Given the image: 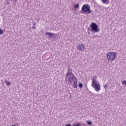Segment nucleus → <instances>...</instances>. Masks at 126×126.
<instances>
[{
	"label": "nucleus",
	"instance_id": "obj_21",
	"mask_svg": "<svg viewBox=\"0 0 126 126\" xmlns=\"http://www.w3.org/2000/svg\"><path fill=\"white\" fill-rule=\"evenodd\" d=\"M36 24H36V23H35L33 24V25H32V26H36Z\"/></svg>",
	"mask_w": 126,
	"mask_h": 126
},
{
	"label": "nucleus",
	"instance_id": "obj_5",
	"mask_svg": "<svg viewBox=\"0 0 126 126\" xmlns=\"http://www.w3.org/2000/svg\"><path fill=\"white\" fill-rule=\"evenodd\" d=\"M91 31L92 32H94L95 33H98L100 31V29L98 27V26L95 23H92L90 25Z\"/></svg>",
	"mask_w": 126,
	"mask_h": 126
},
{
	"label": "nucleus",
	"instance_id": "obj_19",
	"mask_svg": "<svg viewBox=\"0 0 126 126\" xmlns=\"http://www.w3.org/2000/svg\"><path fill=\"white\" fill-rule=\"evenodd\" d=\"M32 30H34V29H36V26H32Z\"/></svg>",
	"mask_w": 126,
	"mask_h": 126
},
{
	"label": "nucleus",
	"instance_id": "obj_13",
	"mask_svg": "<svg viewBox=\"0 0 126 126\" xmlns=\"http://www.w3.org/2000/svg\"><path fill=\"white\" fill-rule=\"evenodd\" d=\"M87 124L88 125H89V126H91V125H92V122H90V121H87Z\"/></svg>",
	"mask_w": 126,
	"mask_h": 126
},
{
	"label": "nucleus",
	"instance_id": "obj_8",
	"mask_svg": "<svg viewBox=\"0 0 126 126\" xmlns=\"http://www.w3.org/2000/svg\"><path fill=\"white\" fill-rule=\"evenodd\" d=\"M74 7L75 9L79 8V4L77 3V4H75Z\"/></svg>",
	"mask_w": 126,
	"mask_h": 126
},
{
	"label": "nucleus",
	"instance_id": "obj_2",
	"mask_svg": "<svg viewBox=\"0 0 126 126\" xmlns=\"http://www.w3.org/2000/svg\"><path fill=\"white\" fill-rule=\"evenodd\" d=\"M96 79H97L96 76H94V77H92L91 86L94 88V90L95 91H96V92H99V91L101 90V86H100L99 82H98V81H97Z\"/></svg>",
	"mask_w": 126,
	"mask_h": 126
},
{
	"label": "nucleus",
	"instance_id": "obj_15",
	"mask_svg": "<svg viewBox=\"0 0 126 126\" xmlns=\"http://www.w3.org/2000/svg\"><path fill=\"white\" fill-rule=\"evenodd\" d=\"M107 1H108V0H102V2L103 3H106Z\"/></svg>",
	"mask_w": 126,
	"mask_h": 126
},
{
	"label": "nucleus",
	"instance_id": "obj_6",
	"mask_svg": "<svg viewBox=\"0 0 126 126\" xmlns=\"http://www.w3.org/2000/svg\"><path fill=\"white\" fill-rule=\"evenodd\" d=\"M77 49L81 50V51H83V50L85 49V47H84V45L83 44H81L77 46Z\"/></svg>",
	"mask_w": 126,
	"mask_h": 126
},
{
	"label": "nucleus",
	"instance_id": "obj_22",
	"mask_svg": "<svg viewBox=\"0 0 126 126\" xmlns=\"http://www.w3.org/2000/svg\"><path fill=\"white\" fill-rule=\"evenodd\" d=\"M88 34H90V31H88Z\"/></svg>",
	"mask_w": 126,
	"mask_h": 126
},
{
	"label": "nucleus",
	"instance_id": "obj_12",
	"mask_svg": "<svg viewBox=\"0 0 126 126\" xmlns=\"http://www.w3.org/2000/svg\"><path fill=\"white\" fill-rule=\"evenodd\" d=\"M79 87L80 88H82V87H83V85H82V83L79 84Z\"/></svg>",
	"mask_w": 126,
	"mask_h": 126
},
{
	"label": "nucleus",
	"instance_id": "obj_1",
	"mask_svg": "<svg viewBox=\"0 0 126 126\" xmlns=\"http://www.w3.org/2000/svg\"><path fill=\"white\" fill-rule=\"evenodd\" d=\"M65 76L66 77H69L68 80L69 83L72 84L73 82V87L76 89L77 88V81H78V79H77V78L72 73V69L71 68H68Z\"/></svg>",
	"mask_w": 126,
	"mask_h": 126
},
{
	"label": "nucleus",
	"instance_id": "obj_7",
	"mask_svg": "<svg viewBox=\"0 0 126 126\" xmlns=\"http://www.w3.org/2000/svg\"><path fill=\"white\" fill-rule=\"evenodd\" d=\"M45 35H48V36H49L48 38H51V39H53V32H46Z\"/></svg>",
	"mask_w": 126,
	"mask_h": 126
},
{
	"label": "nucleus",
	"instance_id": "obj_16",
	"mask_svg": "<svg viewBox=\"0 0 126 126\" xmlns=\"http://www.w3.org/2000/svg\"><path fill=\"white\" fill-rule=\"evenodd\" d=\"M56 35H57V34L52 33V36H53L52 37V38H56Z\"/></svg>",
	"mask_w": 126,
	"mask_h": 126
},
{
	"label": "nucleus",
	"instance_id": "obj_4",
	"mask_svg": "<svg viewBox=\"0 0 126 126\" xmlns=\"http://www.w3.org/2000/svg\"><path fill=\"white\" fill-rule=\"evenodd\" d=\"M108 62H114L116 59V54L114 52H110L106 54Z\"/></svg>",
	"mask_w": 126,
	"mask_h": 126
},
{
	"label": "nucleus",
	"instance_id": "obj_9",
	"mask_svg": "<svg viewBox=\"0 0 126 126\" xmlns=\"http://www.w3.org/2000/svg\"><path fill=\"white\" fill-rule=\"evenodd\" d=\"M108 86H109V85H108V84H106L105 85H104L103 87L104 89H107V88H108Z\"/></svg>",
	"mask_w": 126,
	"mask_h": 126
},
{
	"label": "nucleus",
	"instance_id": "obj_10",
	"mask_svg": "<svg viewBox=\"0 0 126 126\" xmlns=\"http://www.w3.org/2000/svg\"><path fill=\"white\" fill-rule=\"evenodd\" d=\"M5 83L7 85V86H9V85H10V82L5 81Z\"/></svg>",
	"mask_w": 126,
	"mask_h": 126
},
{
	"label": "nucleus",
	"instance_id": "obj_20",
	"mask_svg": "<svg viewBox=\"0 0 126 126\" xmlns=\"http://www.w3.org/2000/svg\"><path fill=\"white\" fill-rule=\"evenodd\" d=\"M88 31H91V29L90 28H88Z\"/></svg>",
	"mask_w": 126,
	"mask_h": 126
},
{
	"label": "nucleus",
	"instance_id": "obj_17",
	"mask_svg": "<svg viewBox=\"0 0 126 126\" xmlns=\"http://www.w3.org/2000/svg\"><path fill=\"white\" fill-rule=\"evenodd\" d=\"M74 126H81V124L78 123L74 125Z\"/></svg>",
	"mask_w": 126,
	"mask_h": 126
},
{
	"label": "nucleus",
	"instance_id": "obj_11",
	"mask_svg": "<svg viewBox=\"0 0 126 126\" xmlns=\"http://www.w3.org/2000/svg\"><path fill=\"white\" fill-rule=\"evenodd\" d=\"M122 83L123 85H126V80H124V81H122Z\"/></svg>",
	"mask_w": 126,
	"mask_h": 126
},
{
	"label": "nucleus",
	"instance_id": "obj_14",
	"mask_svg": "<svg viewBox=\"0 0 126 126\" xmlns=\"http://www.w3.org/2000/svg\"><path fill=\"white\" fill-rule=\"evenodd\" d=\"M2 34H3V31H2L1 29H0V35H2Z\"/></svg>",
	"mask_w": 126,
	"mask_h": 126
},
{
	"label": "nucleus",
	"instance_id": "obj_3",
	"mask_svg": "<svg viewBox=\"0 0 126 126\" xmlns=\"http://www.w3.org/2000/svg\"><path fill=\"white\" fill-rule=\"evenodd\" d=\"M81 12L82 13H86V14H90L92 12L90 5L88 4L83 5L82 7Z\"/></svg>",
	"mask_w": 126,
	"mask_h": 126
},
{
	"label": "nucleus",
	"instance_id": "obj_18",
	"mask_svg": "<svg viewBox=\"0 0 126 126\" xmlns=\"http://www.w3.org/2000/svg\"><path fill=\"white\" fill-rule=\"evenodd\" d=\"M68 77H69H69H65V81H66V82H67V81H68V80H67V78H68Z\"/></svg>",
	"mask_w": 126,
	"mask_h": 126
}]
</instances>
